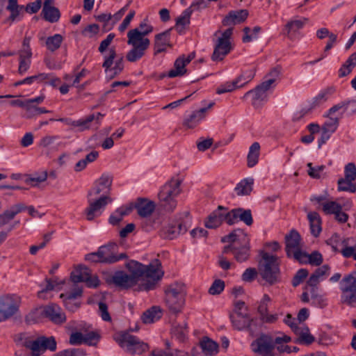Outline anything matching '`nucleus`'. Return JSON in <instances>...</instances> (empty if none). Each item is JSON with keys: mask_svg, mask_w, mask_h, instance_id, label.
Returning <instances> with one entry per match:
<instances>
[{"mask_svg": "<svg viewBox=\"0 0 356 356\" xmlns=\"http://www.w3.org/2000/svg\"><path fill=\"white\" fill-rule=\"evenodd\" d=\"M24 346L31 350L33 356H39L46 350L54 351L56 349V341L53 337H40L35 340H26Z\"/></svg>", "mask_w": 356, "mask_h": 356, "instance_id": "12", "label": "nucleus"}, {"mask_svg": "<svg viewBox=\"0 0 356 356\" xmlns=\"http://www.w3.org/2000/svg\"><path fill=\"white\" fill-rule=\"evenodd\" d=\"M340 289L341 292L356 291V278L351 275L343 277L340 282Z\"/></svg>", "mask_w": 356, "mask_h": 356, "instance_id": "48", "label": "nucleus"}, {"mask_svg": "<svg viewBox=\"0 0 356 356\" xmlns=\"http://www.w3.org/2000/svg\"><path fill=\"white\" fill-rule=\"evenodd\" d=\"M26 118H30L34 115L42 113H47L49 111L44 108L38 107L34 104H27L26 108Z\"/></svg>", "mask_w": 356, "mask_h": 356, "instance_id": "59", "label": "nucleus"}, {"mask_svg": "<svg viewBox=\"0 0 356 356\" xmlns=\"http://www.w3.org/2000/svg\"><path fill=\"white\" fill-rule=\"evenodd\" d=\"M83 291L81 288H75L71 293H61L60 297L63 300V302L67 309L74 312L80 306V301L78 300L82 296Z\"/></svg>", "mask_w": 356, "mask_h": 356, "instance_id": "23", "label": "nucleus"}, {"mask_svg": "<svg viewBox=\"0 0 356 356\" xmlns=\"http://www.w3.org/2000/svg\"><path fill=\"white\" fill-rule=\"evenodd\" d=\"M307 166L308 168L307 174L313 179L321 178V173L325 168L323 165L313 166L312 163H308Z\"/></svg>", "mask_w": 356, "mask_h": 356, "instance_id": "57", "label": "nucleus"}, {"mask_svg": "<svg viewBox=\"0 0 356 356\" xmlns=\"http://www.w3.org/2000/svg\"><path fill=\"white\" fill-rule=\"evenodd\" d=\"M249 239L247 234L240 229L234 230L228 235L225 236L222 238L223 243H231V244H238V243H243L247 241Z\"/></svg>", "mask_w": 356, "mask_h": 356, "instance_id": "37", "label": "nucleus"}, {"mask_svg": "<svg viewBox=\"0 0 356 356\" xmlns=\"http://www.w3.org/2000/svg\"><path fill=\"white\" fill-rule=\"evenodd\" d=\"M288 257H293L300 264H308V261H309V254L302 251L300 248L290 254Z\"/></svg>", "mask_w": 356, "mask_h": 356, "instance_id": "63", "label": "nucleus"}, {"mask_svg": "<svg viewBox=\"0 0 356 356\" xmlns=\"http://www.w3.org/2000/svg\"><path fill=\"white\" fill-rule=\"evenodd\" d=\"M258 273L266 284L273 286L281 282L279 258L264 251L260 253Z\"/></svg>", "mask_w": 356, "mask_h": 356, "instance_id": "3", "label": "nucleus"}, {"mask_svg": "<svg viewBox=\"0 0 356 356\" xmlns=\"http://www.w3.org/2000/svg\"><path fill=\"white\" fill-rule=\"evenodd\" d=\"M43 312H44V316L56 324H61L66 321L65 313L57 305H49L44 307Z\"/></svg>", "mask_w": 356, "mask_h": 356, "instance_id": "28", "label": "nucleus"}, {"mask_svg": "<svg viewBox=\"0 0 356 356\" xmlns=\"http://www.w3.org/2000/svg\"><path fill=\"white\" fill-rule=\"evenodd\" d=\"M115 38V34L111 33H109L106 38L103 40L99 46L98 51L102 54L103 58L104 59V55L106 54H108V51H106L107 49L111 44L112 41Z\"/></svg>", "mask_w": 356, "mask_h": 356, "instance_id": "61", "label": "nucleus"}, {"mask_svg": "<svg viewBox=\"0 0 356 356\" xmlns=\"http://www.w3.org/2000/svg\"><path fill=\"white\" fill-rule=\"evenodd\" d=\"M154 31L153 26L145 18L138 27L131 29L127 33V44L131 48L126 54V59L130 63H136L145 54L150 46V40L147 37Z\"/></svg>", "mask_w": 356, "mask_h": 356, "instance_id": "2", "label": "nucleus"}, {"mask_svg": "<svg viewBox=\"0 0 356 356\" xmlns=\"http://www.w3.org/2000/svg\"><path fill=\"white\" fill-rule=\"evenodd\" d=\"M353 180L346 179V178L340 179L338 181V189L341 191H348L355 193L356 191V186L353 183Z\"/></svg>", "mask_w": 356, "mask_h": 356, "instance_id": "56", "label": "nucleus"}, {"mask_svg": "<svg viewBox=\"0 0 356 356\" xmlns=\"http://www.w3.org/2000/svg\"><path fill=\"white\" fill-rule=\"evenodd\" d=\"M228 209L222 206H218L207 218L205 226L209 229L219 227L222 222L227 223Z\"/></svg>", "mask_w": 356, "mask_h": 356, "instance_id": "21", "label": "nucleus"}, {"mask_svg": "<svg viewBox=\"0 0 356 356\" xmlns=\"http://www.w3.org/2000/svg\"><path fill=\"white\" fill-rule=\"evenodd\" d=\"M24 210H26V206L22 203L13 205L9 209L5 211L3 214L0 215V225L8 223L10 220L13 219L17 214Z\"/></svg>", "mask_w": 356, "mask_h": 356, "instance_id": "34", "label": "nucleus"}, {"mask_svg": "<svg viewBox=\"0 0 356 356\" xmlns=\"http://www.w3.org/2000/svg\"><path fill=\"white\" fill-rule=\"evenodd\" d=\"M356 65V52L352 54L339 70V76H345L350 74Z\"/></svg>", "mask_w": 356, "mask_h": 356, "instance_id": "47", "label": "nucleus"}, {"mask_svg": "<svg viewBox=\"0 0 356 356\" xmlns=\"http://www.w3.org/2000/svg\"><path fill=\"white\" fill-rule=\"evenodd\" d=\"M51 0H45L44 2L42 13L44 18L50 22H56L60 18V12L58 8L51 6Z\"/></svg>", "mask_w": 356, "mask_h": 356, "instance_id": "36", "label": "nucleus"}, {"mask_svg": "<svg viewBox=\"0 0 356 356\" xmlns=\"http://www.w3.org/2000/svg\"><path fill=\"white\" fill-rule=\"evenodd\" d=\"M330 273V268L328 265H323L317 268L315 272L310 276L307 283L310 286H315L320 282L326 278Z\"/></svg>", "mask_w": 356, "mask_h": 356, "instance_id": "33", "label": "nucleus"}, {"mask_svg": "<svg viewBox=\"0 0 356 356\" xmlns=\"http://www.w3.org/2000/svg\"><path fill=\"white\" fill-rule=\"evenodd\" d=\"M270 81H265L257 86L254 90L248 91L244 97L252 96V104L254 106H259L268 99V91L271 88Z\"/></svg>", "mask_w": 356, "mask_h": 356, "instance_id": "17", "label": "nucleus"}, {"mask_svg": "<svg viewBox=\"0 0 356 356\" xmlns=\"http://www.w3.org/2000/svg\"><path fill=\"white\" fill-rule=\"evenodd\" d=\"M88 205L85 209L86 219L92 220L102 215L106 206L113 200L109 195L100 196L99 198L87 197Z\"/></svg>", "mask_w": 356, "mask_h": 356, "instance_id": "11", "label": "nucleus"}, {"mask_svg": "<svg viewBox=\"0 0 356 356\" xmlns=\"http://www.w3.org/2000/svg\"><path fill=\"white\" fill-rule=\"evenodd\" d=\"M161 316V310L159 307H153L143 314L142 320L144 323H152L160 319Z\"/></svg>", "mask_w": 356, "mask_h": 356, "instance_id": "42", "label": "nucleus"}, {"mask_svg": "<svg viewBox=\"0 0 356 356\" xmlns=\"http://www.w3.org/2000/svg\"><path fill=\"white\" fill-rule=\"evenodd\" d=\"M170 46V31H166L155 35L154 51L156 55L166 50Z\"/></svg>", "mask_w": 356, "mask_h": 356, "instance_id": "30", "label": "nucleus"}, {"mask_svg": "<svg viewBox=\"0 0 356 356\" xmlns=\"http://www.w3.org/2000/svg\"><path fill=\"white\" fill-rule=\"evenodd\" d=\"M253 179L247 178L241 181L236 186L235 191L238 195H249L252 191Z\"/></svg>", "mask_w": 356, "mask_h": 356, "instance_id": "40", "label": "nucleus"}, {"mask_svg": "<svg viewBox=\"0 0 356 356\" xmlns=\"http://www.w3.org/2000/svg\"><path fill=\"white\" fill-rule=\"evenodd\" d=\"M345 177L346 179L354 181L356 179V166L353 163H348L344 170Z\"/></svg>", "mask_w": 356, "mask_h": 356, "instance_id": "64", "label": "nucleus"}, {"mask_svg": "<svg viewBox=\"0 0 356 356\" xmlns=\"http://www.w3.org/2000/svg\"><path fill=\"white\" fill-rule=\"evenodd\" d=\"M165 303L169 309L178 312L184 304V286L182 284L174 283L168 286L165 290Z\"/></svg>", "mask_w": 356, "mask_h": 356, "instance_id": "7", "label": "nucleus"}, {"mask_svg": "<svg viewBox=\"0 0 356 356\" xmlns=\"http://www.w3.org/2000/svg\"><path fill=\"white\" fill-rule=\"evenodd\" d=\"M115 339L119 346L129 354L140 355L148 350V345L147 343L141 341L138 338L129 333H121Z\"/></svg>", "mask_w": 356, "mask_h": 356, "instance_id": "8", "label": "nucleus"}, {"mask_svg": "<svg viewBox=\"0 0 356 356\" xmlns=\"http://www.w3.org/2000/svg\"><path fill=\"white\" fill-rule=\"evenodd\" d=\"M339 125L337 118H327L321 129V138L318 140V146L325 144L331 135L337 130Z\"/></svg>", "mask_w": 356, "mask_h": 356, "instance_id": "24", "label": "nucleus"}, {"mask_svg": "<svg viewBox=\"0 0 356 356\" xmlns=\"http://www.w3.org/2000/svg\"><path fill=\"white\" fill-rule=\"evenodd\" d=\"M127 268L129 274L117 271L111 277V282L115 286L127 289L141 282L144 290L149 291L154 289L163 275L161 264L158 259L154 260L149 265L132 260L127 264Z\"/></svg>", "mask_w": 356, "mask_h": 356, "instance_id": "1", "label": "nucleus"}, {"mask_svg": "<svg viewBox=\"0 0 356 356\" xmlns=\"http://www.w3.org/2000/svg\"><path fill=\"white\" fill-rule=\"evenodd\" d=\"M227 224L234 225L239 221L243 222L246 225L250 226L253 223L252 213L250 209H243L242 208L228 210Z\"/></svg>", "mask_w": 356, "mask_h": 356, "instance_id": "19", "label": "nucleus"}, {"mask_svg": "<svg viewBox=\"0 0 356 356\" xmlns=\"http://www.w3.org/2000/svg\"><path fill=\"white\" fill-rule=\"evenodd\" d=\"M230 319L234 327L238 330H243L249 327L252 322L249 314H231Z\"/></svg>", "mask_w": 356, "mask_h": 356, "instance_id": "32", "label": "nucleus"}, {"mask_svg": "<svg viewBox=\"0 0 356 356\" xmlns=\"http://www.w3.org/2000/svg\"><path fill=\"white\" fill-rule=\"evenodd\" d=\"M261 31L259 26H254L252 29L249 27L243 29L244 35L242 38L243 42L247 43L257 38V35Z\"/></svg>", "mask_w": 356, "mask_h": 356, "instance_id": "51", "label": "nucleus"}, {"mask_svg": "<svg viewBox=\"0 0 356 356\" xmlns=\"http://www.w3.org/2000/svg\"><path fill=\"white\" fill-rule=\"evenodd\" d=\"M294 332L298 336V341L302 343L310 344L314 341L307 327H300L295 328Z\"/></svg>", "mask_w": 356, "mask_h": 356, "instance_id": "44", "label": "nucleus"}, {"mask_svg": "<svg viewBox=\"0 0 356 356\" xmlns=\"http://www.w3.org/2000/svg\"><path fill=\"white\" fill-rule=\"evenodd\" d=\"M63 41V37L60 34H55L46 39V47L48 50L54 51L60 48Z\"/></svg>", "mask_w": 356, "mask_h": 356, "instance_id": "49", "label": "nucleus"}, {"mask_svg": "<svg viewBox=\"0 0 356 356\" xmlns=\"http://www.w3.org/2000/svg\"><path fill=\"white\" fill-rule=\"evenodd\" d=\"M311 293V305L319 308H323L327 305V300L324 296L317 293V289L312 286Z\"/></svg>", "mask_w": 356, "mask_h": 356, "instance_id": "46", "label": "nucleus"}, {"mask_svg": "<svg viewBox=\"0 0 356 356\" xmlns=\"http://www.w3.org/2000/svg\"><path fill=\"white\" fill-rule=\"evenodd\" d=\"M255 76V70L251 68L250 70L244 71L240 76L236 78L239 85H241V88L245 84L249 83Z\"/></svg>", "mask_w": 356, "mask_h": 356, "instance_id": "54", "label": "nucleus"}, {"mask_svg": "<svg viewBox=\"0 0 356 356\" xmlns=\"http://www.w3.org/2000/svg\"><path fill=\"white\" fill-rule=\"evenodd\" d=\"M44 307H37L33 309L26 316V321L29 323H33L38 321L40 318L44 316Z\"/></svg>", "mask_w": 356, "mask_h": 356, "instance_id": "55", "label": "nucleus"}, {"mask_svg": "<svg viewBox=\"0 0 356 356\" xmlns=\"http://www.w3.org/2000/svg\"><path fill=\"white\" fill-rule=\"evenodd\" d=\"M232 35V29H227L223 32L217 31L214 35L217 37L214 42V50L211 56L213 61H220L227 55L231 49L230 38Z\"/></svg>", "mask_w": 356, "mask_h": 356, "instance_id": "5", "label": "nucleus"}, {"mask_svg": "<svg viewBox=\"0 0 356 356\" xmlns=\"http://www.w3.org/2000/svg\"><path fill=\"white\" fill-rule=\"evenodd\" d=\"M250 248L249 239H248L247 241H243L241 246L238 244H230L225 246L222 252L224 254L231 253L237 261L243 262L247 261L250 257Z\"/></svg>", "mask_w": 356, "mask_h": 356, "instance_id": "18", "label": "nucleus"}, {"mask_svg": "<svg viewBox=\"0 0 356 356\" xmlns=\"http://www.w3.org/2000/svg\"><path fill=\"white\" fill-rule=\"evenodd\" d=\"M118 245L115 243H109L102 245L98 249L100 257V263L114 264L127 257L125 253L118 254Z\"/></svg>", "mask_w": 356, "mask_h": 356, "instance_id": "13", "label": "nucleus"}, {"mask_svg": "<svg viewBox=\"0 0 356 356\" xmlns=\"http://www.w3.org/2000/svg\"><path fill=\"white\" fill-rule=\"evenodd\" d=\"M248 16V12L245 9L232 10L222 19L224 26L234 25L244 22Z\"/></svg>", "mask_w": 356, "mask_h": 356, "instance_id": "29", "label": "nucleus"}, {"mask_svg": "<svg viewBox=\"0 0 356 356\" xmlns=\"http://www.w3.org/2000/svg\"><path fill=\"white\" fill-rule=\"evenodd\" d=\"M180 181L172 179L165 184L159 193L161 205L168 211H172L177 206L175 197L180 193Z\"/></svg>", "mask_w": 356, "mask_h": 356, "instance_id": "4", "label": "nucleus"}, {"mask_svg": "<svg viewBox=\"0 0 356 356\" xmlns=\"http://www.w3.org/2000/svg\"><path fill=\"white\" fill-rule=\"evenodd\" d=\"M132 210L131 207H121L117 209L109 218V222L113 225H118L124 216L128 215Z\"/></svg>", "mask_w": 356, "mask_h": 356, "instance_id": "41", "label": "nucleus"}, {"mask_svg": "<svg viewBox=\"0 0 356 356\" xmlns=\"http://www.w3.org/2000/svg\"><path fill=\"white\" fill-rule=\"evenodd\" d=\"M111 184V177L108 175H102L94 182L93 186L88 191L87 197L99 198L100 196L108 195Z\"/></svg>", "mask_w": 356, "mask_h": 356, "instance_id": "15", "label": "nucleus"}, {"mask_svg": "<svg viewBox=\"0 0 356 356\" xmlns=\"http://www.w3.org/2000/svg\"><path fill=\"white\" fill-rule=\"evenodd\" d=\"M250 348L256 356H280L275 351V343L270 335L261 334L250 344Z\"/></svg>", "mask_w": 356, "mask_h": 356, "instance_id": "9", "label": "nucleus"}, {"mask_svg": "<svg viewBox=\"0 0 356 356\" xmlns=\"http://www.w3.org/2000/svg\"><path fill=\"white\" fill-rule=\"evenodd\" d=\"M214 102H211L207 107L202 108L198 111H194L184 120V125L189 129L195 127L205 118L207 111L209 108H212Z\"/></svg>", "mask_w": 356, "mask_h": 356, "instance_id": "27", "label": "nucleus"}, {"mask_svg": "<svg viewBox=\"0 0 356 356\" xmlns=\"http://www.w3.org/2000/svg\"><path fill=\"white\" fill-rule=\"evenodd\" d=\"M70 278L74 283L85 282L88 287H97L99 284L97 276L92 275L90 270L83 266H80L72 271Z\"/></svg>", "mask_w": 356, "mask_h": 356, "instance_id": "14", "label": "nucleus"}, {"mask_svg": "<svg viewBox=\"0 0 356 356\" xmlns=\"http://www.w3.org/2000/svg\"><path fill=\"white\" fill-rule=\"evenodd\" d=\"M49 77L47 73H39L38 74L28 76L21 81H17L14 83V86L17 87L22 84L31 85L34 82L38 83H42L46 81V79Z\"/></svg>", "mask_w": 356, "mask_h": 356, "instance_id": "45", "label": "nucleus"}, {"mask_svg": "<svg viewBox=\"0 0 356 356\" xmlns=\"http://www.w3.org/2000/svg\"><path fill=\"white\" fill-rule=\"evenodd\" d=\"M19 57L18 72L19 74L23 75L30 68L32 54L19 52Z\"/></svg>", "mask_w": 356, "mask_h": 356, "instance_id": "43", "label": "nucleus"}, {"mask_svg": "<svg viewBox=\"0 0 356 356\" xmlns=\"http://www.w3.org/2000/svg\"><path fill=\"white\" fill-rule=\"evenodd\" d=\"M102 67L105 70L107 78L113 79L122 72L124 67V57L117 54L114 47L110 48L108 54L104 55Z\"/></svg>", "mask_w": 356, "mask_h": 356, "instance_id": "6", "label": "nucleus"}, {"mask_svg": "<svg viewBox=\"0 0 356 356\" xmlns=\"http://www.w3.org/2000/svg\"><path fill=\"white\" fill-rule=\"evenodd\" d=\"M345 242L338 234H334L327 240V243L331 246L333 251L337 252L344 246Z\"/></svg>", "mask_w": 356, "mask_h": 356, "instance_id": "58", "label": "nucleus"}, {"mask_svg": "<svg viewBox=\"0 0 356 356\" xmlns=\"http://www.w3.org/2000/svg\"><path fill=\"white\" fill-rule=\"evenodd\" d=\"M195 56V53L193 51L187 56L182 55L179 57L175 62L174 68L169 71L168 76L174 78L184 75L186 72V66L194 59Z\"/></svg>", "mask_w": 356, "mask_h": 356, "instance_id": "22", "label": "nucleus"}, {"mask_svg": "<svg viewBox=\"0 0 356 356\" xmlns=\"http://www.w3.org/2000/svg\"><path fill=\"white\" fill-rule=\"evenodd\" d=\"M322 209L326 214H335L341 210V206L334 201H327L322 202Z\"/></svg>", "mask_w": 356, "mask_h": 356, "instance_id": "52", "label": "nucleus"}, {"mask_svg": "<svg viewBox=\"0 0 356 356\" xmlns=\"http://www.w3.org/2000/svg\"><path fill=\"white\" fill-rule=\"evenodd\" d=\"M188 229L186 222L170 223L161 230L163 237L168 239H174L179 234H184Z\"/></svg>", "mask_w": 356, "mask_h": 356, "instance_id": "26", "label": "nucleus"}, {"mask_svg": "<svg viewBox=\"0 0 356 356\" xmlns=\"http://www.w3.org/2000/svg\"><path fill=\"white\" fill-rule=\"evenodd\" d=\"M200 351H195L193 356H214L218 352V344L209 337H203L200 341Z\"/></svg>", "mask_w": 356, "mask_h": 356, "instance_id": "25", "label": "nucleus"}, {"mask_svg": "<svg viewBox=\"0 0 356 356\" xmlns=\"http://www.w3.org/2000/svg\"><path fill=\"white\" fill-rule=\"evenodd\" d=\"M84 334V343L88 346H95L99 340L100 336L97 332L91 331Z\"/></svg>", "mask_w": 356, "mask_h": 356, "instance_id": "62", "label": "nucleus"}, {"mask_svg": "<svg viewBox=\"0 0 356 356\" xmlns=\"http://www.w3.org/2000/svg\"><path fill=\"white\" fill-rule=\"evenodd\" d=\"M104 116V115L101 113L89 115L76 120V128L79 131H84L90 129L96 130L100 126Z\"/></svg>", "mask_w": 356, "mask_h": 356, "instance_id": "20", "label": "nucleus"}, {"mask_svg": "<svg viewBox=\"0 0 356 356\" xmlns=\"http://www.w3.org/2000/svg\"><path fill=\"white\" fill-rule=\"evenodd\" d=\"M341 301L343 303H346L350 307H356V291H354L353 292H341Z\"/></svg>", "mask_w": 356, "mask_h": 356, "instance_id": "60", "label": "nucleus"}, {"mask_svg": "<svg viewBox=\"0 0 356 356\" xmlns=\"http://www.w3.org/2000/svg\"><path fill=\"white\" fill-rule=\"evenodd\" d=\"M204 7H206L205 1L200 0L193 2L188 8L185 9L176 19L175 29L177 32L182 33L186 27L190 24L191 16L194 10Z\"/></svg>", "mask_w": 356, "mask_h": 356, "instance_id": "16", "label": "nucleus"}, {"mask_svg": "<svg viewBox=\"0 0 356 356\" xmlns=\"http://www.w3.org/2000/svg\"><path fill=\"white\" fill-rule=\"evenodd\" d=\"M285 240L287 256L300 248V236L296 231L292 230L285 236Z\"/></svg>", "mask_w": 356, "mask_h": 356, "instance_id": "31", "label": "nucleus"}, {"mask_svg": "<svg viewBox=\"0 0 356 356\" xmlns=\"http://www.w3.org/2000/svg\"><path fill=\"white\" fill-rule=\"evenodd\" d=\"M307 21V19L302 18L299 19H293L289 22L286 25V29L288 31V33H295L302 29Z\"/></svg>", "mask_w": 356, "mask_h": 356, "instance_id": "53", "label": "nucleus"}, {"mask_svg": "<svg viewBox=\"0 0 356 356\" xmlns=\"http://www.w3.org/2000/svg\"><path fill=\"white\" fill-rule=\"evenodd\" d=\"M311 232L314 236H318L321 231V218L318 213L309 212L307 214Z\"/></svg>", "mask_w": 356, "mask_h": 356, "instance_id": "39", "label": "nucleus"}, {"mask_svg": "<svg viewBox=\"0 0 356 356\" xmlns=\"http://www.w3.org/2000/svg\"><path fill=\"white\" fill-rule=\"evenodd\" d=\"M260 149L261 147L258 142H254L250 145L247 156L248 167L253 168L258 163L260 155Z\"/></svg>", "mask_w": 356, "mask_h": 356, "instance_id": "38", "label": "nucleus"}, {"mask_svg": "<svg viewBox=\"0 0 356 356\" xmlns=\"http://www.w3.org/2000/svg\"><path fill=\"white\" fill-rule=\"evenodd\" d=\"M240 88H241V85H239L238 81L235 79L232 81H227L220 84L216 89V93L221 95L226 92H230Z\"/></svg>", "mask_w": 356, "mask_h": 356, "instance_id": "50", "label": "nucleus"}, {"mask_svg": "<svg viewBox=\"0 0 356 356\" xmlns=\"http://www.w3.org/2000/svg\"><path fill=\"white\" fill-rule=\"evenodd\" d=\"M21 299L16 295L0 297V323L15 316L19 311Z\"/></svg>", "mask_w": 356, "mask_h": 356, "instance_id": "10", "label": "nucleus"}, {"mask_svg": "<svg viewBox=\"0 0 356 356\" xmlns=\"http://www.w3.org/2000/svg\"><path fill=\"white\" fill-rule=\"evenodd\" d=\"M138 213L141 217H147L152 214L155 209L154 202L145 199H140L136 204Z\"/></svg>", "mask_w": 356, "mask_h": 356, "instance_id": "35", "label": "nucleus"}]
</instances>
